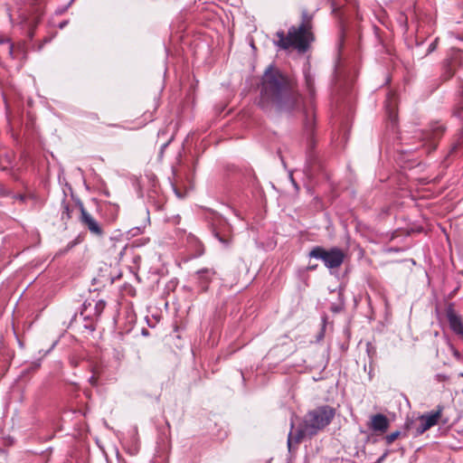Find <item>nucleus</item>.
<instances>
[{
	"label": "nucleus",
	"instance_id": "nucleus-1",
	"mask_svg": "<svg viewBox=\"0 0 463 463\" xmlns=\"http://www.w3.org/2000/svg\"><path fill=\"white\" fill-rule=\"evenodd\" d=\"M301 97L296 91L293 82L279 70L269 66L261 80L260 98L259 105L267 109L275 106L278 109H293Z\"/></svg>",
	"mask_w": 463,
	"mask_h": 463
},
{
	"label": "nucleus",
	"instance_id": "nucleus-2",
	"mask_svg": "<svg viewBox=\"0 0 463 463\" xmlns=\"http://www.w3.org/2000/svg\"><path fill=\"white\" fill-rule=\"evenodd\" d=\"M335 410L329 405H322L309 411L304 417L303 422L296 434L289 432L288 447L291 449L292 444L298 443L306 436H314L326 428L334 419Z\"/></svg>",
	"mask_w": 463,
	"mask_h": 463
},
{
	"label": "nucleus",
	"instance_id": "nucleus-3",
	"mask_svg": "<svg viewBox=\"0 0 463 463\" xmlns=\"http://www.w3.org/2000/svg\"><path fill=\"white\" fill-rule=\"evenodd\" d=\"M276 36L278 40L275 41L274 43L280 49L287 50L290 47H294L301 52H306L310 43L314 40L311 33L310 20L306 18H304L298 27L291 26L287 35H285L283 31H279Z\"/></svg>",
	"mask_w": 463,
	"mask_h": 463
},
{
	"label": "nucleus",
	"instance_id": "nucleus-4",
	"mask_svg": "<svg viewBox=\"0 0 463 463\" xmlns=\"http://www.w3.org/2000/svg\"><path fill=\"white\" fill-rule=\"evenodd\" d=\"M308 256L323 260L325 266L328 269L339 268L345 260L344 251L337 247L326 250L323 247L317 246L311 250Z\"/></svg>",
	"mask_w": 463,
	"mask_h": 463
},
{
	"label": "nucleus",
	"instance_id": "nucleus-5",
	"mask_svg": "<svg viewBox=\"0 0 463 463\" xmlns=\"http://www.w3.org/2000/svg\"><path fill=\"white\" fill-rule=\"evenodd\" d=\"M441 416V408L435 411L420 415L415 421L407 424V428L412 431L414 437L423 434L426 430L435 426Z\"/></svg>",
	"mask_w": 463,
	"mask_h": 463
},
{
	"label": "nucleus",
	"instance_id": "nucleus-6",
	"mask_svg": "<svg viewBox=\"0 0 463 463\" xmlns=\"http://www.w3.org/2000/svg\"><path fill=\"white\" fill-rule=\"evenodd\" d=\"M80 221L81 224L94 236L102 237L104 234L103 229L99 222L86 211L83 204L80 202Z\"/></svg>",
	"mask_w": 463,
	"mask_h": 463
},
{
	"label": "nucleus",
	"instance_id": "nucleus-7",
	"mask_svg": "<svg viewBox=\"0 0 463 463\" xmlns=\"http://www.w3.org/2000/svg\"><path fill=\"white\" fill-rule=\"evenodd\" d=\"M447 319L450 329L456 334L463 337V318L458 315L452 305L446 309Z\"/></svg>",
	"mask_w": 463,
	"mask_h": 463
},
{
	"label": "nucleus",
	"instance_id": "nucleus-8",
	"mask_svg": "<svg viewBox=\"0 0 463 463\" xmlns=\"http://www.w3.org/2000/svg\"><path fill=\"white\" fill-rule=\"evenodd\" d=\"M389 425L388 418L382 413H378L371 417L368 427L374 432L384 433L388 430Z\"/></svg>",
	"mask_w": 463,
	"mask_h": 463
},
{
	"label": "nucleus",
	"instance_id": "nucleus-9",
	"mask_svg": "<svg viewBox=\"0 0 463 463\" xmlns=\"http://www.w3.org/2000/svg\"><path fill=\"white\" fill-rule=\"evenodd\" d=\"M443 131H444L443 126L437 125L435 128H433V129L431 130V133L420 134V135L422 136V138L430 140V146H433V148H434L435 147L434 139L439 137L442 134Z\"/></svg>",
	"mask_w": 463,
	"mask_h": 463
},
{
	"label": "nucleus",
	"instance_id": "nucleus-10",
	"mask_svg": "<svg viewBox=\"0 0 463 463\" xmlns=\"http://www.w3.org/2000/svg\"><path fill=\"white\" fill-rule=\"evenodd\" d=\"M197 274L203 289H206L207 285L211 279V277L214 274V272L213 270L205 269L199 270Z\"/></svg>",
	"mask_w": 463,
	"mask_h": 463
},
{
	"label": "nucleus",
	"instance_id": "nucleus-11",
	"mask_svg": "<svg viewBox=\"0 0 463 463\" xmlns=\"http://www.w3.org/2000/svg\"><path fill=\"white\" fill-rule=\"evenodd\" d=\"M394 102H395L394 95L393 94H390L388 96V104L386 105V110H387V113L389 115V118L393 123L397 119V115H396V112H395L394 108H393L394 107Z\"/></svg>",
	"mask_w": 463,
	"mask_h": 463
},
{
	"label": "nucleus",
	"instance_id": "nucleus-12",
	"mask_svg": "<svg viewBox=\"0 0 463 463\" xmlns=\"http://www.w3.org/2000/svg\"><path fill=\"white\" fill-rule=\"evenodd\" d=\"M71 205L63 200L61 203V217L62 221H68L71 218Z\"/></svg>",
	"mask_w": 463,
	"mask_h": 463
},
{
	"label": "nucleus",
	"instance_id": "nucleus-13",
	"mask_svg": "<svg viewBox=\"0 0 463 463\" xmlns=\"http://www.w3.org/2000/svg\"><path fill=\"white\" fill-rule=\"evenodd\" d=\"M305 82H306L307 90H308L310 96H313L315 93L314 78L308 71L305 72Z\"/></svg>",
	"mask_w": 463,
	"mask_h": 463
},
{
	"label": "nucleus",
	"instance_id": "nucleus-14",
	"mask_svg": "<svg viewBox=\"0 0 463 463\" xmlns=\"http://www.w3.org/2000/svg\"><path fill=\"white\" fill-rule=\"evenodd\" d=\"M6 44V51L10 56H13L14 53V45L10 43L8 38L0 37V45Z\"/></svg>",
	"mask_w": 463,
	"mask_h": 463
},
{
	"label": "nucleus",
	"instance_id": "nucleus-15",
	"mask_svg": "<svg viewBox=\"0 0 463 463\" xmlns=\"http://www.w3.org/2000/svg\"><path fill=\"white\" fill-rule=\"evenodd\" d=\"M106 306V302L104 300H99L95 303L94 310H95V316L99 317L101 313L103 312Z\"/></svg>",
	"mask_w": 463,
	"mask_h": 463
},
{
	"label": "nucleus",
	"instance_id": "nucleus-16",
	"mask_svg": "<svg viewBox=\"0 0 463 463\" xmlns=\"http://www.w3.org/2000/svg\"><path fill=\"white\" fill-rule=\"evenodd\" d=\"M214 236L219 240L224 246H228L231 242V237L229 235H221L219 232H214Z\"/></svg>",
	"mask_w": 463,
	"mask_h": 463
},
{
	"label": "nucleus",
	"instance_id": "nucleus-17",
	"mask_svg": "<svg viewBox=\"0 0 463 463\" xmlns=\"http://www.w3.org/2000/svg\"><path fill=\"white\" fill-rule=\"evenodd\" d=\"M401 432L399 430L390 433L385 437L386 444L391 445L396 439L399 438Z\"/></svg>",
	"mask_w": 463,
	"mask_h": 463
},
{
	"label": "nucleus",
	"instance_id": "nucleus-18",
	"mask_svg": "<svg viewBox=\"0 0 463 463\" xmlns=\"http://www.w3.org/2000/svg\"><path fill=\"white\" fill-rule=\"evenodd\" d=\"M438 39H436L433 43H431L429 46L428 52H433L437 47Z\"/></svg>",
	"mask_w": 463,
	"mask_h": 463
},
{
	"label": "nucleus",
	"instance_id": "nucleus-19",
	"mask_svg": "<svg viewBox=\"0 0 463 463\" xmlns=\"http://www.w3.org/2000/svg\"><path fill=\"white\" fill-rule=\"evenodd\" d=\"M89 382L91 385L96 386L98 384V379L96 376L92 375L90 377Z\"/></svg>",
	"mask_w": 463,
	"mask_h": 463
},
{
	"label": "nucleus",
	"instance_id": "nucleus-20",
	"mask_svg": "<svg viewBox=\"0 0 463 463\" xmlns=\"http://www.w3.org/2000/svg\"><path fill=\"white\" fill-rule=\"evenodd\" d=\"M15 199L24 202L25 200V196L23 194H17L14 196Z\"/></svg>",
	"mask_w": 463,
	"mask_h": 463
},
{
	"label": "nucleus",
	"instance_id": "nucleus-21",
	"mask_svg": "<svg viewBox=\"0 0 463 463\" xmlns=\"http://www.w3.org/2000/svg\"><path fill=\"white\" fill-rule=\"evenodd\" d=\"M67 24V22H63L60 24V28H63Z\"/></svg>",
	"mask_w": 463,
	"mask_h": 463
},
{
	"label": "nucleus",
	"instance_id": "nucleus-22",
	"mask_svg": "<svg viewBox=\"0 0 463 463\" xmlns=\"http://www.w3.org/2000/svg\"><path fill=\"white\" fill-rule=\"evenodd\" d=\"M386 454H387V453H384V454L381 457V458L379 459V461L383 460V458H385Z\"/></svg>",
	"mask_w": 463,
	"mask_h": 463
},
{
	"label": "nucleus",
	"instance_id": "nucleus-23",
	"mask_svg": "<svg viewBox=\"0 0 463 463\" xmlns=\"http://www.w3.org/2000/svg\"><path fill=\"white\" fill-rule=\"evenodd\" d=\"M454 354H455L457 357H458V356H459V354H458V351H455V352H454Z\"/></svg>",
	"mask_w": 463,
	"mask_h": 463
},
{
	"label": "nucleus",
	"instance_id": "nucleus-24",
	"mask_svg": "<svg viewBox=\"0 0 463 463\" xmlns=\"http://www.w3.org/2000/svg\"><path fill=\"white\" fill-rule=\"evenodd\" d=\"M462 392H463V389H462Z\"/></svg>",
	"mask_w": 463,
	"mask_h": 463
}]
</instances>
